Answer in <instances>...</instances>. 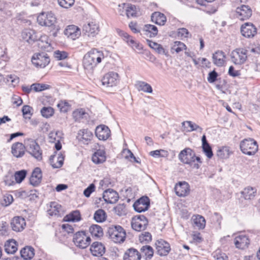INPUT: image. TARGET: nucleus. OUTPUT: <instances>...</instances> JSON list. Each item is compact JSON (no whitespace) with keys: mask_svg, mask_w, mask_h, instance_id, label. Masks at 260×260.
<instances>
[{"mask_svg":"<svg viewBox=\"0 0 260 260\" xmlns=\"http://www.w3.org/2000/svg\"><path fill=\"white\" fill-rule=\"evenodd\" d=\"M225 54L221 50L216 51L212 55L213 62L217 67L223 66L225 63Z\"/></svg>","mask_w":260,"mask_h":260,"instance_id":"nucleus-27","label":"nucleus"},{"mask_svg":"<svg viewBox=\"0 0 260 260\" xmlns=\"http://www.w3.org/2000/svg\"><path fill=\"white\" fill-rule=\"evenodd\" d=\"M13 201V198L11 194H6L4 196L3 199L2 201V205L4 206H8Z\"/></svg>","mask_w":260,"mask_h":260,"instance_id":"nucleus-60","label":"nucleus"},{"mask_svg":"<svg viewBox=\"0 0 260 260\" xmlns=\"http://www.w3.org/2000/svg\"><path fill=\"white\" fill-rule=\"evenodd\" d=\"M33 109L28 105H25L22 108V112L25 118L30 119L32 115Z\"/></svg>","mask_w":260,"mask_h":260,"instance_id":"nucleus-53","label":"nucleus"},{"mask_svg":"<svg viewBox=\"0 0 260 260\" xmlns=\"http://www.w3.org/2000/svg\"><path fill=\"white\" fill-rule=\"evenodd\" d=\"M26 226L25 220L21 216H15L11 221L12 229L16 232L22 231Z\"/></svg>","mask_w":260,"mask_h":260,"instance_id":"nucleus-18","label":"nucleus"},{"mask_svg":"<svg viewBox=\"0 0 260 260\" xmlns=\"http://www.w3.org/2000/svg\"><path fill=\"white\" fill-rule=\"evenodd\" d=\"M26 174L27 172L25 170L16 172L14 175V179L16 182L21 183L25 178Z\"/></svg>","mask_w":260,"mask_h":260,"instance_id":"nucleus-48","label":"nucleus"},{"mask_svg":"<svg viewBox=\"0 0 260 260\" xmlns=\"http://www.w3.org/2000/svg\"><path fill=\"white\" fill-rule=\"evenodd\" d=\"M22 39L28 43L32 44L38 40L35 31L31 29H25L21 32Z\"/></svg>","mask_w":260,"mask_h":260,"instance_id":"nucleus-23","label":"nucleus"},{"mask_svg":"<svg viewBox=\"0 0 260 260\" xmlns=\"http://www.w3.org/2000/svg\"><path fill=\"white\" fill-rule=\"evenodd\" d=\"M99 31V26L93 22L88 23L83 25L82 32L88 37H94Z\"/></svg>","mask_w":260,"mask_h":260,"instance_id":"nucleus-19","label":"nucleus"},{"mask_svg":"<svg viewBox=\"0 0 260 260\" xmlns=\"http://www.w3.org/2000/svg\"><path fill=\"white\" fill-rule=\"evenodd\" d=\"M115 212L118 216L125 214V206L124 204H119L114 208Z\"/></svg>","mask_w":260,"mask_h":260,"instance_id":"nucleus-56","label":"nucleus"},{"mask_svg":"<svg viewBox=\"0 0 260 260\" xmlns=\"http://www.w3.org/2000/svg\"><path fill=\"white\" fill-rule=\"evenodd\" d=\"M20 255L25 260H30L35 255V249L30 246H26L20 250Z\"/></svg>","mask_w":260,"mask_h":260,"instance_id":"nucleus-33","label":"nucleus"},{"mask_svg":"<svg viewBox=\"0 0 260 260\" xmlns=\"http://www.w3.org/2000/svg\"><path fill=\"white\" fill-rule=\"evenodd\" d=\"M51 157H54L53 156H51ZM64 157L61 154H59L57 157V162L53 163V159L50 158V161L52 167L53 168H59L62 167L63 164Z\"/></svg>","mask_w":260,"mask_h":260,"instance_id":"nucleus-51","label":"nucleus"},{"mask_svg":"<svg viewBox=\"0 0 260 260\" xmlns=\"http://www.w3.org/2000/svg\"><path fill=\"white\" fill-rule=\"evenodd\" d=\"M178 158L181 162L189 165L192 168L199 169L202 161L200 157L197 156L194 151L190 148H185L181 150L178 155Z\"/></svg>","mask_w":260,"mask_h":260,"instance_id":"nucleus-2","label":"nucleus"},{"mask_svg":"<svg viewBox=\"0 0 260 260\" xmlns=\"http://www.w3.org/2000/svg\"><path fill=\"white\" fill-rule=\"evenodd\" d=\"M50 61L49 56L45 52L35 54L31 58L32 63L37 68H44Z\"/></svg>","mask_w":260,"mask_h":260,"instance_id":"nucleus-9","label":"nucleus"},{"mask_svg":"<svg viewBox=\"0 0 260 260\" xmlns=\"http://www.w3.org/2000/svg\"><path fill=\"white\" fill-rule=\"evenodd\" d=\"M73 241L77 246L84 249L90 244L91 239L85 231H80L74 235Z\"/></svg>","mask_w":260,"mask_h":260,"instance_id":"nucleus-7","label":"nucleus"},{"mask_svg":"<svg viewBox=\"0 0 260 260\" xmlns=\"http://www.w3.org/2000/svg\"><path fill=\"white\" fill-rule=\"evenodd\" d=\"M150 207V199L147 197H142L137 200L133 204L134 210L141 213L147 210Z\"/></svg>","mask_w":260,"mask_h":260,"instance_id":"nucleus-14","label":"nucleus"},{"mask_svg":"<svg viewBox=\"0 0 260 260\" xmlns=\"http://www.w3.org/2000/svg\"><path fill=\"white\" fill-rule=\"evenodd\" d=\"M240 148L244 154L252 155L258 151V146L255 140L252 138H248L244 139L240 142Z\"/></svg>","mask_w":260,"mask_h":260,"instance_id":"nucleus-4","label":"nucleus"},{"mask_svg":"<svg viewBox=\"0 0 260 260\" xmlns=\"http://www.w3.org/2000/svg\"><path fill=\"white\" fill-rule=\"evenodd\" d=\"M91 254L94 256H102L105 253V246L99 242H93L90 248Z\"/></svg>","mask_w":260,"mask_h":260,"instance_id":"nucleus-22","label":"nucleus"},{"mask_svg":"<svg viewBox=\"0 0 260 260\" xmlns=\"http://www.w3.org/2000/svg\"><path fill=\"white\" fill-rule=\"evenodd\" d=\"M123 9L125 8V14L128 18L137 17V8L132 4H123Z\"/></svg>","mask_w":260,"mask_h":260,"instance_id":"nucleus-35","label":"nucleus"},{"mask_svg":"<svg viewBox=\"0 0 260 260\" xmlns=\"http://www.w3.org/2000/svg\"><path fill=\"white\" fill-rule=\"evenodd\" d=\"M51 209L48 211L49 214L52 215H56L59 214L60 206L55 202H51L50 205Z\"/></svg>","mask_w":260,"mask_h":260,"instance_id":"nucleus-54","label":"nucleus"},{"mask_svg":"<svg viewBox=\"0 0 260 260\" xmlns=\"http://www.w3.org/2000/svg\"><path fill=\"white\" fill-rule=\"evenodd\" d=\"M143 35L147 37L153 38L157 36L158 29L156 26L152 24H146L143 30Z\"/></svg>","mask_w":260,"mask_h":260,"instance_id":"nucleus-34","label":"nucleus"},{"mask_svg":"<svg viewBox=\"0 0 260 260\" xmlns=\"http://www.w3.org/2000/svg\"><path fill=\"white\" fill-rule=\"evenodd\" d=\"M247 51L243 48L237 49L232 51L231 53V59L235 64H241L244 63L247 58Z\"/></svg>","mask_w":260,"mask_h":260,"instance_id":"nucleus-10","label":"nucleus"},{"mask_svg":"<svg viewBox=\"0 0 260 260\" xmlns=\"http://www.w3.org/2000/svg\"><path fill=\"white\" fill-rule=\"evenodd\" d=\"M95 134L100 140L106 141L110 137L111 131L107 126L102 124L96 127Z\"/></svg>","mask_w":260,"mask_h":260,"instance_id":"nucleus-17","label":"nucleus"},{"mask_svg":"<svg viewBox=\"0 0 260 260\" xmlns=\"http://www.w3.org/2000/svg\"><path fill=\"white\" fill-rule=\"evenodd\" d=\"M103 198L107 203L114 204L118 200L119 195L113 189L109 188L104 191Z\"/></svg>","mask_w":260,"mask_h":260,"instance_id":"nucleus-20","label":"nucleus"},{"mask_svg":"<svg viewBox=\"0 0 260 260\" xmlns=\"http://www.w3.org/2000/svg\"><path fill=\"white\" fill-rule=\"evenodd\" d=\"M107 234L115 243H121L124 241L126 233L123 228L119 225H112L108 228Z\"/></svg>","mask_w":260,"mask_h":260,"instance_id":"nucleus-3","label":"nucleus"},{"mask_svg":"<svg viewBox=\"0 0 260 260\" xmlns=\"http://www.w3.org/2000/svg\"><path fill=\"white\" fill-rule=\"evenodd\" d=\"M139 238L141 243L147 244L152 240V236L149 232H145L139 235Z\"/></svg>","mask_w":260,"mask_h":260,"instance_id":"nucleus-47","label":"nucleus"},{"mask_svg":"<svg viewBox=\"0 0 260 260\" xmlns=\"http://www.w3.org/2000/svg\"><path fill=\"white\" fill-rule=\"evenodd\" d=\"M185 123L188 124V126L190 127V129H188L187 132H190L194 131H198L200 133H202L203 128L199 125H197L195 123L192 122L191 121H185L182 122V125L183 126Z\"/></svg>","mask_w":260,"mask_h":260,"instance_id":"nucleus-46","label":"nucleus"},{"mask_svg":"<svg viewBox=\"0 0 260 260\" xmlns=\"http://www.w3.org/2000/svg\"><path fill=\"white\" fill-rule=\"evenodd\" d=\"M64 34L73 40L78 38L81 35L80 28L74 25H69L64 30Z\"/></svg>","mask_w":260,"mask_h":260,"instance_id":"nucleus-28","label":"nucleus"},{"mask_svg":"<svg viewBox=\"0 0 260 260\" xmlns=\"http://www.w3.org/2000/svg\"><path fill=\"white\" fill-rule=\"evenodd\" d=\"M186 45L180 41H175L172 47L171 50L172 51H175L176 53H179L186 49Z\"/></svg>","mask_w":260,"mask_h":260,"instance_id":"nucleus-49","label":"nucleus"},{"mask_svg":"<svg viewBox=\"0 0 260 260\" xmlns=\"http://www.w3.org/2000/svg\"><path fill=\"white\" fill-rule=\"evenodd\" d=\"M193 224L199 229H204L206 225V220L204 217L197 215L193 218Z\"/></svg>","mask_w":260,"mask_h":260,"instance_id":"nucleus-43","label":"nucleus"},{"mask_svg":"<svg viewBox=\"0 0 260 260\" xmlns=\"http://www.w3.org/2000/svg\"><path fill=\"white\" fill-rule=\"evenodd\" d=\"M81 136L79 140L84 144H88L93 138L92 133L88 129H81L79 131L78 137Z\"/></svg>","mask_w":260,"mask_h":260,"instance_id":"nucleus-30","label":"nucleus"},{"mask_svg":"<svg viewBox=\"0 0 260 260\" xmlns=\"http://www.w3.org/2000/svg\"><path fill=\"white\" fill-rule=\"evenodd\" d=\"M136 86L137 88L139 91H142L144 92L149 93L152 92L153 90L151 86L144 81H137Z\"/></svg>","mask_w":260,"mask_h":260,"instance_id":"nucleus-40","label":"nucleus"},{"mask_svg":"<svg viewBox=\"0 0 260 260\" xmlns=\"http://www.w3.org/2000/svg\"><path fill=\"white\" fill-rule=\"evenodd\" d=\"M214 260H228V257L225 253L216 252L214 255Z\"/></svg>","mask_w":260,"mask_h":260,"instance_id":"nucleus-64","label":"nucleus"},{"mask_svg":"<svg viewBox=\"0 0 260 260\" xmlns=\"http://www.w3.org/2000/svg\"><path fill=\"white\" fill-rule=\"evenodd\" d=\"M89 232L92 236L100 238L104 235L102 227L98 224H92L89 228Z\"/></svg>","mask_w":260,"mask_h":260,"instance_id":"nucleus-41","label":"nucleus"},{"mask_svg":"<svg viewBox=\"0 0 260 260\" xmlns=\"http://www.w3.org/2000/svg\"><path fill=\"white\" fill-rule=\"evenodd\" d=\"M26 151L39 161L42 159V150L35 140H28L26 144Z\"/></svg>","mask_w":260,"mask_h":260,"instance_id":"nucleus-6","label":"nucleus"},{"mask_svg":"<svg viewBox=\"0 0 260 260\" xmlns=\"http://www.w3.org/2000/svg\"><path fill=\"white\" fill-rule=\"evenodd\" d=\"M57 107L62 112L66 113L69 110L70 105L66 101H60L57 105Z\"/></svg>","mask_w":260,"mask_h":260,"instance_id":"nucleus-55","label":"nucleus"},{"mask_svg":"<svg viewBox=\"0 0 260 260\" xmlns=\"http://www.w3.org/2000/svg\"><path fill=\"white\" fill-rule=\"evenodd\" d=\"M203 151L208 158H211L213 155L212 148L209 144L202 146Z\"/></svg>","mask_w":260,"mask_h":260,"instance_id":"nucleus-58","label":"nucleus"},{"mask_svg":"<svg viewBox=\"0 0 260 260\" xmlns=\"http://www.w3.org/2000/svg\"><path fill=\"white\" fill-rule=\"evenodd\" d=\"M140 251L145 256V260L151 259L154 254V250L152 247L149 245L143 246L140 248Z\"/></svg>","mask_w":260,"mask_h":260,"instance_id":"nucleus-42","label":"nucleus"},{"mask_svg":"<svg viewBox=\"0 0 260 260\" xmlns=\"http://www.w3.org/2000/svg\"><path fill=\"white\" fill-rule=\"evenodd\" d=\"M26 150V146L22 143L17 142L13 144L12 146V153L16 157H22Z\"/></svg>","mask_w":260,"mask_h":260,"instance_id":"nucleus-29","label":"nucleus"},{"mask_svg":"<svg viewBox=\"0 0 260 260\" xmlns=\"http://www.w3.org/2000/svg\"><path fill=\"white\" fill-rule=\"evenodd\" d=\"M42 179V171L40 168L37 167L32 172L31 177L29 179L30 183L34 186H38L41 183Z\"/></svg>","mask_w":260,"mask_h":260,"instance_id":"nucleus-24","label":"nucleus"},{"mask_svg":"<svg viewBox=\"0 0 260 260\" xmlns=\"http://www.w3.org/2000/svg\"><path fill=\"white\" fill-rule=\"evenodd\" d=\"M141 253L135 248H130L127 249L124 253L123 260H141Z\"/></svg>","mask_w":260,"mask_h":260,"instance_id":"nucleus-26","label":"nucleus"},{"mask_svg":"<svg viewBox=\"0 0 260 260\" xmlns=\"http://www.w3.org/2000/svg\"><path fill=\"white\" fill-rule=\"evenodd\" d=\"M151 19L153 22L159 25H164L167 21L166 16L159 12L153 13Z\"/></svg>","mask_w":260,"mask_h":260,"instance_id":"nucleus-31","label":"nucleus"},{"mask_svg":"<svg viewBox=\"0 0 260 260\" xmlns=\"http://www.w3.org/2000/svg\"><path fill=\"white\" fill-rule=\"evenodd\" d=\"M148 224L147 218L143 215H136L133 217L131 221L132 229L137 232L145 230Z\"/></svg>","mask_w":260,"mask_h":260,"instance_id":"nucleus-8","label":"nucleus"},{"mask_svg":"<svg viewBox=\"0 0 260 260\" xmlns=\"http://www.w3.org/2000/svg\"><path fill=\"white\" fill-rule=\"evenodd\" d=\"M189 32L188 30L185 28H180L178 29L177 35L178 37L181 38L182 39L188 37Z\"/></svg>","mask_w":260,"mask_h":260,"instance_id":"nucleus-61","label":"nucleus"},{"mask_svg":"<svg viewBox=\"0 0 260 260\" xmlns=\"http://www.w3.org/2000/svg\"><path fill=\"white\" fill-rule=\"evenodd\" d=\"M104 58L102 51L93 48L86 53L83 59V65L86 70H92Z\"/></svg>","mask_w":260,"mask_h":260,"instance_id":"nucleus-1","label":"nucleus"},{"mask_svg":"<svg viewBox=\"0 0 260 260\" xmlns=\"http://www.w3.org/2000/svg\"><path fill=\"white\" fill-rule=\"evenodd\" d=\"M106 153L104 150L98 149L92 155V160L95 164H100L106 161Z\"/></svg>","mask_w":260,"mask_h":260,"instance_id":"nucleus-32","label":"nucleus"},{"mask_svg":"<svg viewBox=\"0 0 260 260\" xmlns=\"http://www.w3.org/2000/svg\"><path fill=\"white\" fill-rule=\"evenodd\" d=\"M32 87L34 88V91L36 92H40L49 89L50 88V86L45 84L34 83L32 84Z\"/></svg>","mask_w":260,"mask_h":260,"instance_id":"nucleus-52","label":"nucleus"},{"mask_svg":"<svg viewBox=\"0 0 260 260\" xmlns=\"http://www.w3.org/2000/svg\"><path fill=\"white\" fill-rule=\"evenodd\" d=\"M241 32L242 35L245 38H251L256 34L257 29L252 23L246 22L242 25Z\"/></svg>","mask_w":260,"mask_h":260,"instance_id":"nucleus-16","label":"nucleus"},{"mask_svg":"<svg viewBox=\"0 0 260 260\" xmlns=\"http://www.w3.org/2000/svg\"><path fill=\"white\" fill-rule=\"evenodd\" d=\"M14 177L12 174H8L5 176L4 182L6 185L10 186L15 184L14 181Z\"/></svg>","mask_w":260,"mask_h":260,"instance_id":"nucleus-63","label":"nucleus"},{"mask_svg":"<svg viewBox=\"0 0 260 260\" xmlns=\"http://www.w3.org/2000/svg\"><path fill=\"white\" fill-rule=\"evenodd\" d=\"M54 112V109L51 107H44L41 110L42 116L47 118L51 117Z\"/></svg>","mask_w":260,"mask_h":260,"instance_id":"nucleus-50","label":"nucleus"},{"mask_svg":"<svg viewBox=\"0 0 260 260\" xmlns=\"http://www.w3.org/2000/svg\"><path fill=\"white\" fill-rule=\"evenodd\" d=\"M95 185L93 183L90 184L86 188H85L83 191L84 195L88 198L90 196V194L95 190Z\"/></svg>","mask_w":260,"mask_h":260,"instance_id":"nucleus-62","label":"nucleus"},{"mask_svg":"<svg viewBox=\"0 0 260 260\" xmlns=\"http://www.w3.org/2000/svg\"><path fill=\"white\" fill-rule=\"evenodd\" d=\"M241 193L245 200H252L255 196L256 189L255 187L248 186L244 189Z\"/></svg>","mask_w":260,"mask_h":260,"instance_id":"nucleus-37","label":"nucleus"},{"mask_svg":"<svg viewBox=\"0 0 260 260\" xmlns=\"http://www.w3.org/2000/svg\"><path fill=\"white\" fill-rule=\"evenodd\" d=\"M116 32L119 36L122 38L128 46L134 49L141 50L142 49V46L139 43L133 39V37L127 32L120 29H117Z\"/></svg>","mask_w":260,"mask_h":260,"instance_id":"nucleus-11","label":"nucleus"},{"mask_svg":"<svg viewBox=\"0 0 260 260\" xmlns=\"http://www.w3.org/2000/svg\"><path fill=\"white\" fill-rule=\"evenodd\" d=\"M230 155L229 148L226 146L222 147L217 151V156L221 159H225Z\"/></svg>","mask_w":260,"mask_h":260,"instance_id":"nucleus-45","label":"nucleus"},{"mask_svg":"<svg viewBox=\"0 0 260 260\" xmlns=\"http://www.w3.org/2000/svg\"><path fill=\"white\" fill-rule=\"evenodd\" d=\"M155 246L157 254L160 256L167 255L171 250L170 244L161 239L155 242Z\"/></svg>","mask_w":260,"mask_h":260,"instance_id":"nucleus-13","label":"nucleus"},{"mask_svg":"<svg viewBox=\"0 0 260 260\" xmlns=\"http://www.w3.org/2000/svg\"><path fill=\"white\" fill-rule=\"evenodd\" d=\"M94 220L98 222L104 221L106 219V214L103 209H99L95 211L93 217Z\"/></svg>","mask_w":260,"mask_h":260,"instance_id":"nucleus-44","label":"nucleus"},{"mask_svg":"<svg viewBox=\"0 0 260 260\" xmlns=\"http://www.w3.org/2000/svg\"><path fill=\"white\" fill-rule=\"evenodd\" d=\"M174 189L176 194L179 197H185L188 194L190 191L188 183L185 181L176 184Z\"/></svg>","mask_w":260,"mask_h":260,"instance_id":"nucleus-21","label":"nucleus"},{"mask_svg":"<svg viewBox=\"0 0 260 260\" xmlns=\"http://www.w3.org/2000/svg\"><path fill=\"white\" fill-rule=\"evenodd\" d=\"M58 4L62 8L68 9L72 6L75 0H57Z\"/></svg>","mask_w":260,"mask_h":260,"instance_id":"nucleus-57","label":"nucleus"},{"mask_svg":"<svg viewBox=\"0 0 260 260\" xmlns=\"http://www.w3.org/2000/svg\"><path fill=\"white\" fill-rule=\"evenodd\" d=\"M118 81V74L111 72L104 75L102 80V82L103 85L107 87H113L117 85Z\"/></svg>","mask_w":260,"mask_h":260,"instance_id":"nucleus-15","label":"nucleus"},{"mask_svg":"<svg viewBox=\"0 0 260 260\" xmlns=\"http://www.w3.org/2000/svg\"><path fill=\"white\" fill-rule=\"evenodd\" d=\"M218 73L215 70H213L209 73L207 80L210 83H213L216 81H218Z\"/></svg>","mask_w":260,"mask_h":260,"instance_id":"nucleus-59","label":"nucleus"},{"mask_svg":"<svg viewBox=\"0 0 260 260\" xmlns=\"http://www.w3.org/2000/svg\"><path fill=\"white\" fill-rule=\"evenodd\" d=\"M81 219V216L79 210L73 211L64 217V220L68 222H78Z\"/></svg>","mask_w":260,"mask_h":260,"instance_id":"nucleus-39","label":"nucleus"},{"mask_svg":"<svg viewBox=\"0 0 260 260\" xmlns=\"http://www.w3.org/2000/svg\"><path fill=\"white\" fill-rule=\"evenodd\" d=\"M147 42L149 46L158 54H165L166 56L168 55V51H166L160 44L149 40H147Z\"/></svg>","mask_w":260,"mask_h":260,"instance_id":"nucleus-38","label":"nucleus"},{"mask_svg":"<svg viewBox=\"0 0 260 260\" xmlns=\"http://www.w3.org/2000/svg\"><path fill=\"white\" fill-rule=\"evenodd\" d=\"M5 250L8 254H13L16 252L17 250V242L14 239L7 241L5 244Z\"/></svg>","mask_w":260,"mask_h":260,"instance_id":"nucleus-36","label":"nucleus"},{"mask_svg":"<svg viewBox=\"0 0 260 260\" xmlns=\"http://www.w3.org/2000/svg\"><path fill=\"white\" fill-rule=\"evenodd\" d=\"M252 11L248 5H242L236 10V17L240 20L248 19L252 15Z\"/></svg>","mask_w":260,"mask_h":260,"instance_id":"nucleus-12","label":"nucleus"},{"mask_svg":"<svg viewBox=\"0 0 260 260\" xmlns=\"http://www.w3.org/2000/svg\"><path fill=\"white\" fill-rule=\"evenodd\" d=\"M250 243V240L246 235H239L234 239V244L239 249H244L248 247Z\"/></svg>","mask_w":260,"mask_h":260,"instance_id":"nucleus-25","label":"nucleus"},{"mask_svg":"<svg viewBox=\"0 0 260 260\" xmlns=\"http://www.w3.org/2000/svg\"><path fill=\"white\" fill-rule=\"evenodd\" d=\"M37 21L41 26L56 28V18L51 12H42L38 16Z\"/></svg>","mask_w":260,"mask_h":260,"instance_id":"nucleus-5","label":"nucleus"}]
</instances>
